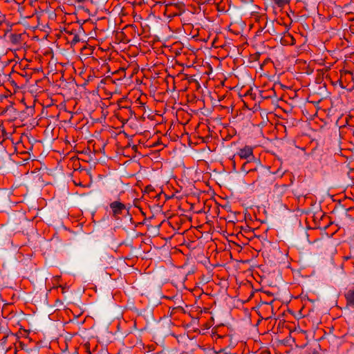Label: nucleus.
Returning <instances> with one entry per match:
<instances>
[{
    "mask_svg": "<svg viewBox=\"0 0 354 354\" xmlns=\"http://www.w3.org/2000/svg\"><path fill=\"white\" fill-rule=\"evenodd\" d=\"M238 156L241 159L247 160L242 167L241 170L246 172L248 174H250L254 171H258L259 175L254 181V183H259V185H261V181L263 177H269L270 172L266 170L260 161L255 158L253 154V149L250 146H245L243 148L240 149L237 153Z\"/></svg>",
    "mask_w": 354,
    "mask_h": 354,
    "instance_id": "nucleus-1",
    "label": "nucleus"
},
{
    "mask_svg": "<svg viewBox=\"0 0 354 354\" xmlns=\"http://www.w3.org/2000/svg\"><path fill=\"white\" fill-rule=\"evenodd\" d=\"M139 66L134 64V74H136V82H134V104H139V109L143 110L145 104L147 102V97L145 91L147 90V83L143 82L142 73H138Z\"/></svg>",
    "mask_w": 354,
    "mask_h": 354,
    "instance_id": "nucleus-2",
    "label": "nucleus"
},
{
    "mask_svg": "<svg viewBox=\"0 0 354 354\" xmlns=\"http://www.w3.org/2000/svg\"><path fill=\"white\" fill-rule=\"evenodd\" d=\"M110 207L113 211V215L118 216L119 214H122L123 212H129V209H126L125 206L119 202H113L110 205Z\"/></svg>",
    "mask_w": 354,
    "mask_h": 354,
    "instance_id": "nucleus-3",
    "label": "nucleus"
},
{
    "mask_svg": "<svg viewBox=\"0 0 354 354\" xmlns=\"http://www.w3.org/2000/svg\"><path fill=\"white\" fill-rule=\"evenodd\" d=\"M120 111L128 112L129 117L127 119V123L129 121L130 117L133 115V111L131 108V102H129L126 99H122L120 102Z\"/></svg>",
    "mask_w": 354,
    "mask_h": 354,
    "instance_id": "nucleus-4",
    "label": "nucleus"
},
{
    "mask_svg": "<svg viewBox=\"0 0 354 354\" xmlns=\"http://www.w3.org/2000/svg\"><path fill=\"white\" fill-rule=\"evenodd\" d=\"M344 297L346 301V307L354 308V289H350L346 292Z\"/></svg>",
    "mask_w": 354,
    "mask_h": 354,
    "instance_id": "nucleus-5",
    "label": "nucleus"
},
{
    "mask_svg": "<svg viewBox=\"0 0 354 354\" xmlns=\"http://www.w3.org/2000/svg\"><path fill=\"white\" fill-rule=\"evenodd\" d=\"M9 41L13 45H18L21 41V35L12 33L8 36Z\"/></svg>",
    "mask_w": 354,
    "mask_h": 354,
    "instance_id": "nucleus-6",
    "label": "nucleus"
},
{
    "mask_svg": "<svg viewBox=\"0 0 354 354\" xmlns=\"http://www.w3.org/2000/svg\"><path fill=\"white\" fill-rule=\"evenodd\" d=\"M139 104H134V118L136 119L145 118L144 115L145 113V108L143 110H141L139 109Z\"/></svg>",
    "mask_w": 354,
    "mask_h": 354,
    "instance_id": "nucleus-7",
    "label": "nucleus"
},
{
    "mask_svg": "<svg viewBox=\"0 0 354 354\" xmlns=\"http://www.w3.org/2000/svg\"><path fill=\"white\" fill-rule=\"evenodd\" d=\"M274 3L279 7V8H283L286 4H288L290 2V0H273Z\"/></svg>",
    "mask_w": 354,
    "mask_h": 354,
    "instance_id": "nucleus-8",
    "label": "nucleus"
},
{
    "mask_svg": "<svg viewBox=\"0 0 354 354\" xmlns=\"http://www.w3.org/2000/svg\"><path fill=\"white\" fill-rule=\"evenodd\" d=\"M133 213H134V216H138L142 215L143 214L141 208L140 207H138L135 203H134V211H133Z\"/></svg>",
    "mask_w": 354,
    "mask_h": 354,
    "instance_id": "nucleus-9",
    "label": "nucleus"
},
{
    "mask_svg": "<svg viewBox=\"0 0 354 354\" xmlns=\"http://www.w3.org/2000/svg\"><path fill=\"white\" fill-rule=\"evenodd\" d=\"M134 346H136L140 351H141V349L144 348V343L141 339H137L136 343L134 344Z\"/></svg>",
    "mask_w": 354,
    "mask_h": 354,
    "instance_id": "nucleus-10",
    "label": "nucleus"
},
{
    "mask_svg": "<svg viewBox=\"0 0 354 354\" xmlns=\"http://www.w3.org/2000/svg\"><path fill=\"white\" fill-rule=\"evenodd\" d=\"M134 159L136 158L138 156H142V154L141 152L138 151V147L134 145Z\"/></svg>",
    "mask_w": 354,
    "mask_h": 354,
    "instance_id": "nucleus-11",
    "label": "nucleus"
},
{
    "mask_svg": "<svg viewBox=\"0 0 354 354\" xmlns=\"http://www.w3.org/2000/svg\"><path fill=\"white\" fill-rule=\"evenodd\" d=\"M305 354H320L316 349H308Z\"/></svg>",
    "mask_w": 354,
    "mask_h": 354,
    "instance_id": "nucleus-12",
    "label": "nucleus"
},
{
    "mask_svg": "<svg viewBox=\"0 0 354 354\" xmlns=\"http://www.w3.org/2000/svg\"><path fill=\"white\" fill-rule=\"evenodd\" d=\"M148 0H134V6L136 4L141 5L142 3H147Z\"/></svg>",
    "mask_w": 354,
    "mask_h": 354,
    "instance_id": "nucleus-13",
    "label": "nucleus"
},
{
    "mask_svg": "<svg viewBox=\"0 0 354 354\" xmlns=\"http://www.w3.org/2000/svg\"><path fill=\"white\" fill-rule=\"evenodd\" d=\"M78 41H80V37L77 34H75L73 39L72 40V42L75 44V43H77Z\"/></svg>",
    "mask_w": 354,
    "mask_h": 354,
    "instance_id": "nucleus-14",
    "label": "nucleus"
},
{
    "mask_svg": "<svg viewBox=\"0 0 354 354\" xmlns=\"http://www.w3.org/2000/svg\"><path fill=\"white\" fill-rule=\"evenodd\" d=\"M133 167H134V169H136L137 168H140V169H142V167L139 162H136V163L134 162Z\"/></svg>",
    "mask_w": 354,
    "mask_h": 354,
    "instance_id": "nucleus-15",
    "label": "nucleus"
},
{
    "mask_svg": "<svg viewBox=\"0 0 354 354\" xmlns=\"http://www.w3.org/2000/svg\"><path fill=\"white\" fill-rule=\"evenodd\" d=\"M136 142H138L139 143V145H140V144H144V142H145L144 140H141V139H136H136L134 138V142H136Z\"/></svg>",
    "mask_w": 354,
    "mask_h": 354,
    "instance_id": "nucleus-16",
    "label": "nucleus"
},
{
    "mask_svg": "<svg viewBox=\"0 0 354 354\" xmlns=\"http://www.w3.org/2000/svg\"><path fill=\"white\" fill-rule=\"evenodd\" d=\"M133 18H134V21L141 19V17L140 16H137L136 15H134Z\"/></svg>",
    "mask_w": 354,
    "mask_h": 354,
    "instance_id": "nucleus-17",
    "label": "nucleus"
},
{
    "mask_svg": "<svg viewBox=\"0 0 354 354\" xmlns=\"http://www.w3.org/2000/svg\"><path fill=\"white\" fill-rule=\"evenodd\" d=\"M65 32L70 35H75V33L73 31H69V30H67L66 29H65Z\"/></svg>",
    "mask_w": 354,
    "mask_h": 354,
    "instance_id": "nucleus-18",
    "label": "nucleus"
},
{
    "mask_svg": "<svg viewBox=\"0 0 354 354\" xmlns=\"http://www.w3.org/2000/svg\"><path fill=\"white\" fill-rule=\"evenodd\" d=\"M135 256H136V257L138 258L139 257L142 256V252H138Z\"/></svg>",
    "mask_w": 354,
    "mask_h": 354,
    "instance_id": "nucleus-19",
    "label": "nucleus"
},
{
    "mask_svg": "<svg viewBox=\"0 0 354 354\" xmlns=\"http://www.w3.org/2000/svg\"><path fill=\"white\" fill-rule=\"evenodd\" d=\"M128 74H129V77H133V71H129Z\"/></svg>",
    "mask_w": 354,
    "mask_h": 354,
    "instance_id": "nucleus-20",
    "label": "nucleus"
},
{
    "mask_svg": "<svg viewBox=\"0 0 354 354\" xmlns=\"http://www.w3.org/2000/svg\"><path fill=\"white\" fill-rule=\"evenodd\" d=\"M136 240H137V241L139 242V243H140L142 242V238L141 237L137 236L136 237Z\"/></svg>",
    "mask_w": 354,
    "mask_h": 354,
    "instance_id": "nucleus-21",
    "label": "nucleus"
},
{
    "mask_svg": "<svg viewBox=\"0 0 354 354\" xmlns=\"http://www.w3.org/2000/svg\"><path fill=\"white\" fill-rule=\"evenodd\" d=\"M86 0H75L77 3H84Z\"/></svg>",
    "mask_w": 354,
    "mask_h": 354,
    "instance_id": "nucleus-22",
    "label": "nucleus"
},
{
    "mask_svg": "<svg viewBox=\"0 0 354 354\" xmlns=\"http://www.w3.org/2000/svg\"><path fill=\"white\" fill-rule=\"evenodd\" d=\"M142 223V222H138L137 223H136L134 222V225H135V226H138V225H141Z\"/></svg>",
    "mask_w": 354,
    "mask_h": 354,
    "instance_id": "nucleus-23",
    "label": "nucleus"
},
{
    "mask_svg": "<svg viewBox=\"0 0 354 354\" xmlns=\"http://www.w3.org/2000/svg\"><path fill=\"white\" fill-rule=\"evenodd\" d=\"M142 133L141 131H136L135 133H134V137L136 136V134H142Z\"/></svg>",
    "mask_w": 354,
    "mask_h": 354,
    "instance_id": "nucleus-24",
    "label": "nucleus"
},
{
    "mask_svg": "<svg viewBox=\"0 0 354 354\" xmlns=\"http://www.w3.org/2000/svg\"><path fill=\"white\" fill-rule=\"evenodd\" d=\"M140 180H138L136 185L140 187Z\"/></svg>",
    "mask_w": 354,
    "mask_h": 354,
    "instance_id": "nucleus-25",
    "label": "nucleus"
},
{
    "mask_svg": "<svg viewBox=\"0 0 354 354\" xmlns=\"http://www.w3.org/2000/svg\"><path fill=\"white\" fill-rule=\"evenodd\" d=\"M255 165L254 163L249 165L250 167H254Z\"/></svg>",
    "mask_w": 354,
    "mask_h": 354,
    "instance_id": "nucleus-26",
    "label": "nucleus"
},
{
    "mask_svg": "<svg viewBox=\"0 0 354 354\" xmlns=\"http://www.w3.org/2000/svg\"><path fill=\"white\" fill-rule=\"evenodd\" d=\"M133 326H134V328H136V320H134Z\"/></svg>",
    "mask_w": 354,
    "mask_h": 354,
    "instance_id": "nucleus-27",
    "label": "nucleus"
},
{
    "mask_svg": "<svg viewBox=\"0 0 354 354\" xmlns=\"http://www.w3.org/2000/svg\"><path fill=\"white\" fill-rule=\"evenodd\" d=\"M300 196H304V194H301L299 195H298V197L299 198Z\"/></svg>",
    "mask_w": 354,
    "mask_h": 354,
    "instance_id": "nucleus-28",
    "label": "nucleus"
},
{
    "mask_svg": "<svg viewBox=\"0 0 354 354\" xmlns=\"http://www.w3.org/2000/svg\"><path fill=\"white\" fill-rule=\"evenodd\" d=\"M130 161H131V159H129V160H128L127 161H126L124 164H126V163H129V162H130Z\"/></svg>",
    "mask_w": 354,
    "mask_h": 354,
    "instance_id": "nucleus-29",
    "label": "nucleus"
},
{
    "mask_svg": "<svg viewBox=\"0 0 354 354\" xmlns=\"http://www.w3.org/2000/svg\"><path fill=\"white\" fill-rule=\"evenodd\" d=\"M171 6V5H167L166 7H167V9H169V8Z\"/></svg>",
    "mask_w": 354,
    "mask_h": 354,
    "instance_id": "nucleus-30",
    "label": "nucleus"
},
{
    "mask_svg": "<svg viewBox=\"0 0 354 354\" xmlns=\"http://www.w3.org/2000/svg\"><path fill=\"white\" fill-rule=\"evenodd\" d=\"M144 133H147V135L149 134V132L148 131H144Z\"/></svg>",
    "mask_w": 354,
    "mask_h": 354,
    "instance_id": "nucleus-31",
    "label": "nucleus"
},
{
    "mask_svg": "<svg viewBox=\"0 0 354 354\" xmlns=\"http://www.w3.org/2000/svg\"><path fill=\"white\" fill-rule=\"evenodd\" d=\"M140 170L139 171H138L137 175L140 176ZM138 178H140V176H138Z\"/></svg>",
    "mask_w": 354,
    "mask_h": 354,
    "instance_id": "nucleus-32",
    "label": "nucleus"
},
{
    "mask_svg": "<svg viewBox=\"0 0 354 354\" xmlns=\"http://www.w3.org/2000/svg\"><path fill=\"white\" fill-rule=\"evenodd\" d=\"M136 270H138L139 272H140L137 268ZM140 275H142V273H140Z\"/></svg>",
    "mask_w": 354,
    "mask_h": 354,
    "instance_id": "nucleus-33",
    "label": "nucleus"
}]
</instances>
